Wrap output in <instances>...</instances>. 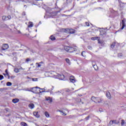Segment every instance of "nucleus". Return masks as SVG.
<instances>
[{
    "label": "nucleus",
    "mask_w": 126,
    "mask_h": 126,
    "mask_svg": "<svg viewBox=\"0 0 126 126\" xmlns=\"http://www.w3.org/2000/svg\"><path fill=\"white\" fill-rule=\"evenodd\" d=\"M104 30H107V28H105Z\"/></svg>",
    "instance_id": "obj_53"
},
{
    "label": "nucleus",
    "mask_w": 126,
    "mask_h": 126,
    "mask_svg": "<svg viewBox=\"0 0 126 126\" xmlns=\"http://www.w3.org/2000/svg\"><path fill=\"white\" fill-rule=\"evenodd\" d=\"M14 71H15V72H16V73H18V72H19V69H18L17 68H15Z\"/></svg>",
    "instance_id": "obj_26"
},
{
    "label": "nucleus",
    "mask_w": 126,
    "mask_h": 126,
    "mask_svg": "<svg viewBox=\"0 0 126 126\" xmlns=\"http://www.w3.org/2000/svg\"><path fill=\"white\" fill-rule=\"evenodd\" d=\"M59 12H60V11H56V12H53L51 14V16H52V17H55V16H57V15L58 14V13H59Z\"/></svg>",
    "instance_id": "obj_12"
},
{
    "label": "nucleus",
    "mask_w": 126,
    "mask_h": 126,
    "mask_svg": "<svg viewBox=\"0 0 126 126\" xmlns=\"http://www.w3.org/2000/svg\"><path fill=\"white\" fill-rule=\"evenodd\" d=\"M34 26V25L33 24V23L30 22L29 23V25H28V27L29 28H31L32 27H33V26Z\"/></svg>",
    "instance_id": "obj_16"
},
{
    "label": "nucleus",
    "mask_w": 126,
    "mask_h": 126,
    "mask_svg": "<svg viewBox=\"0 0 126 126\" xmlns=\"http://www.w3.org/2000/svg\"><path fill=\"white\" fill-rule=\"evenodd\" d=\"M46 101H49V102L50 103L53 102V99L51 98H50V97H46Z\"/></svg>",
    "instance_id": "obj_20"
},
{
    "label": "nucleus",
    "mask_w": 126,
    "mask_h": 126,
    "mask_svg": "<svg viewBox=\"0 0 126 126\" xmlns=\"http://www.w3.org/2000/svg\"><path fill=\"white\" fill-rule=\"evenodd\" d=\"M58 111V112H60V113H63V111L60 110H59Z\"/></svg>",
    "instance_id": "obj_47"
},
{
    "label": "nucleus",
    "mask_w": 126,
    "mask_h": 126,
    "mask_svg": "<svg viewBox=\"0 0 126 126\" xmlns=\"http://www.w3.org/2000/svg\"><path fill=\"white\" fill-rule=\"evenodd\" d=\"M17 32L18 34H21V32H20V31H17Z\"/></svg>",
    "instance_id": "obj_38"
},
{
    "label": "nucleus",
    "mask_w": 126,
    "mask_h": 126,
    "mask_svg": "<svg viewBox=\"0 0 126 126\" xmlns=\"http://www.w3.org/2000/svg\"><path fill=\"white\" fill-rule=\"evenodd\" d=\"M105 33L106 32H105L104 31H101L100 32V35H101V36H103V35H104Z\"/></svg>",
    "instance_id": "obj_22"
},
{
    "label": "nucleus",
    "mask_w": 126,
    "mask_h": 126,
    "mask_svg": "<svg viewBox=\"0 0 126 126\" xmlns=\"http://www.w3.org/2000/svg\"><path fill=\"white\" fill-rule=\"evenodd\" d=\"M70 48V46H66L64 47V50H66V52H68L69 53Z\"/></svg>",
    "instance_id": "obj_19"
},
{
    "label": "nucleus",
    "mask_w": 126,
    "mask_h": 126,
    "mask_svg": "<svg viewBox=\"0 0 126 126\" xmlns=\"http://www.w3.org/2000/svg\"><path fill=\"white\" fill-rule=\"evenodd\" d=\"M69 80L72 83H75L76 82V79H75V77L73 76H70Z\"/></svg>",
    "instance_id": "obj_7"
},
{
    "label": "nucleus",
    "mask_w": 126,
    "mask_h": 126,
    "mask_svg": "<svg viewBox=\"0 0 126 126\" xmlns=\"http://www.w3.org/2000/svg\"><path fill=\"white\" fill-rule=\"evenodd\" d=\"M26 62H30V59L29 58L27 59Z\"/></svg>",
    "instance_id": "obj_39"
},
{
    "label": "nucleus",
    "mask_w": 126,
    "mask_h": 126,
    "mask_svg": "<svg viewBox=\"0 0 126 126\" xmlns=\"http://www.w3.org/2000/svg\"><path fill=\"white\" fill-rule=\"evenodd\" d=\"M86 26H90L89 23L86 22Z\"/></svg>",
    "instance_id": "obj_34"
},
{
    "label": "nucleus",
    "mask_w": 126,
    "mask_h": 126,
    "mask_svg": "<svg viewBox=\"0 0 126 126\" xmlns=\"http://www.w3.org/2000/svg\"><path fill=\"white\" fill-rule=\"evenodd\" d=\"M14 77H15L14 76H11V77H10V78H11L12 79H13V78H14Z\"/></svg>",
    "instance_id": "obj_48"
},
{
    "label": "nucleus",
    "mask_w": 126,
    "mask_h": 126,
    "mask_svg": "<svg viewBox=\"0 0 126 126\" xmlns=\"http://www.w3.org/2000/svg\"><path fill=\"white\" fill-rule=\"evenodd\" d=\"M76 51H77V47H72L70 46L69 53H73V52H76Z\"/></svg>",
    "instance_id": "obj_6"
},
{
    "label": "nucleus",
    "mask_w": 126,
    "mask_h": 126,
    "mask_svg": "<svg viewBox=\"0 0 126 126\" xmlns=\"http://www.w3.org/2000/svg\"><path fill=\"white\" fill-rule=\"evenodd\" d=\"M50 38L52 41H55L56 40V37L54 35H51Z\"/></svg>",
    "instance_id": "obj_23"
},
{
    "label": "nucleus",
    "mask_w": 126,
    "mask_h": 126,
    "mask_svg": "<svg viewBox=\"0 0 126 126\" xmlns=\"http://www.w3.org/2000/svg\"><path fill=\"white\" fill-rule=\"evenodd\" d=\"M21 126H27V124H26V123H24V122H22L21 123Z\"/></svg>",
    "instance_id": "obj_29"
},
{
    "label": "nucleus",
    "mask_w": 126,
    "mask_h": 126,
    "mask_svg": "<svg viewBox=\"0 0 126 126\" xmlns=\"http://www.w3.org/2000/svg\"><path fill=\"white\" fill-rule=\"evenodd\" d=\"M92 40L93 41H95V40H97V39H100V37H92Z\"/></svg>",
    "instance_id": "obj_25"
},
{
    "label": "nucleus",
    "mask_w": 126,
    "mask_h": 126,
    "mask_svg": "<svg viewBox=\"0 0 126 126\" xmlns=\"http://www.w3.org/2000/svg\"><path fill=\"white\" fill-rule=\"evenodd\" d=\"M92 100L94 103H101L102 102V99L100 97H95L94 96L92 97Z\"/></svg>",
    "instance_id": "obj_3"
},
{
    "label": "nucleus",
    "mask_w": 126,
    "mask_h": 126,
    "mask_svg": "<svg viewBox=\"0 0 126 126\" xmlns=\"http://www.w3.org/2000/svg\"><path fill=\"white\" fill-rule=\"evenodd\" d=\"M36 67L37 68H39V67H41V66H42L43 65V64H44V62H41L40 63H36Z\"/></svg>",
    "instance_id": "obj_11"
},
{
    "label": "nucleus",
    "mask_w": 126,
    "mask_h": 126,
    "mask_svg": "<svg viewBox=\"0 0 126 126\" xmlns=\"http://www.w3.org/2000/svg\"><path fill=\"white\" fill-rule=\"evenodd\" d=\"M65 61H66V62L67 63H68V64H69L70 65V60H69V59H66Z\"/></svg>",
    "instance_id": "obj_24"
},
{
    "label": "nucleus",
    "mask_w": 126,
    "mask_h": 126,
    "mask_svg": "<svg viewBox=\"0 0 126 126\" xmlns=\"http://www.w3.org/2000/svg\"><path fill=\"white\" fill-rule=\"evenodd\" d=\"M115 124L116 125H118L119 122L117 121L116 120H111L109 122V125H114Z\"/></svg>",
    "instance_id": "obj_10"
},
{
    "label": "nucleus",
    "mask_w": 126,
    "mask_h": 126,
    "mask_svg": "<svg viewBox=\"0 0 126 126\" xmlns=\"http://www.w3.org/2000/svg\"><path fill=\"white\" fill-rule=\"evenodd\" d=\"M22 1H24L25 2L27 3L29 1H30L29 0H22Z\"/></svg>",
    "instance_id": "obj_35"
},
{
    "label": "nucleus",
    "mask_w": 126,
    "mask_h": 126,
    "mask_svg": "<svg viewBox=\"0 0 126 126\" xmlns=\"http://www.w3.org/2000/svg\"><path fill=\"white\" fill-rule=\"evenodd\" d=\"M83 53H85V52L83 51V52H82L81 55L83 56V57H84V55H83Z\"/></svg>",
    "instance_id": "obj_42"
},
{
    "label": "nucleus",
    "mask_w": 126,
    "mask_h": 126,
    "mask_svg": "<svg viewBox=\"0 0 126 126\" xmlns=\"http://www.w3.org/2000/svg\"><path fill=\"white\" fill-rule=\"evenodd\" d=\"M3 75H4V76H6V74L3 73Z\"/></svg>",
    "instance_id": "obj_51"
},
{
    "label": "nucleus",
    "mask_w": 126,
    "mask_h": 126,
    "mask_svg": "<svg viewBox=\"0 0 126 126\" xmlns=\"http://www.w3.org/2000/svg\"><path fill=\"white\" fill-rule=\"evenodd\" d=\"M63 31L65 33H67V34H74V33H75V30L73 29H65Z\"/></svg>",
    "instance_id": "obj_2"
},
{
    "label": "nucleus",
    "mask_w": 126,
    "mask_h": 126,
    "mask_svg": "<svg viewBox=\"0 0 126 126\" xmlns=\"http://www.w3.org/2000/svg\"><path fill=\"white\" fill-rule=\"evenodd\" d=\"M9 75V74L8 73H6V76H8Z\"/></svg>",
    "instance_id": "obj_46"
},
{
    "label": "nucleus",
    "mask_w": 126,
    "mask_h": 126,
    "mask_svg": "<svg viewBox=\"0 0 126 126\" xmlns=\"http://www.w3.org/2000/svg\"><path fill=\"white\" fill-rule=\"evenodd\" d=\"M52 74V73L50 72H47L46 73V74H49V76H52V77H54L53 76L54 75H58V74H59L55 73V74H54L53 76H52V75H50V74Z\"/></svg>",
    "instance_id": "obj_18"
},
{
    "label": "nucleus",
    "mask_w": 126,
    "mask_h": 126,
    "mask_svg": "<svg viewBox=\"0 0 126 126\" xmlns=\"http://www.w3.org/2000/svg\"><path fill=\"white\" fill-rule=\"evenodd\" d=\"M53 77L54 78H58V79H60V80H64V75L63 74H58L55 75Z\"/></svg>",
    "instance_id": "obj_4"
},
{
    "label": "nucleus",
    "mask_w": 126,
    "mask_h": 126,
    "mask_svg": "<svg viewBox=\"0 0 126 126\" xmlns=\"http://www.w3.org/2000/svg\"><path fill=\"white\" fill-rule=\"evenodd\" d=\"M5 110L6 112H8L9 111V109L6 108V109H5Z\"/></svg>",
    "instance_id": "obj_37"
},
{
    "label": "nucleus",
    "mask_w": 126,
    "mask_h": 126,
    "mask_svg": "<svg viewBox=\"0 0 126 126\" xmlns=\"http://www.w3.org/2000/svg\"><path fill=\"white\" fill-rule=\"evenodd\" d=\"M85 119L87 121H88V120H89V116L87 117Z\"/></svg>",
    "instance_id": "obj_40"
},
{
    "label": "nucleus",
    "mask_w": 126,
    "mask_h": 126,
    "mask_svg": "<svg viewBox=\"0 0 126 126\" xmlns=\"http://www.w3.org/2000/svg\"><path fill=\"white\" fill-rule=\"evenodd\" d=\"M106 97L108 98V99H111V94H110V92H107L106 93Z\"/></svg>",
    "instance_id": "obj_17"
},
{
    "label": "nucleus",
    "mask_w": 126,
    "mask_h": 126,
    "mask_svg": "<svg viewBox=\"0 0 126 126\" xmlns=\"http://www.w3.org/2000/svg\"><path fill=\"white\" fill-rule=\"evenodd\" d=\"M93 66L95 70H97V69H98V67L97 66V65L94 64L93 65Z\"/></svg>",
    "instance_id": "obj_27"
},
{
    "label": "nucleus",
    "mask_w": 126,
    "mask_h": 126,
    "mask_svg": "<svg viewBox=\"0 0 126 126\" xmlns=\"http://www.w3.org/2000/svg\"><path fill=\"white\" fill-rule=\"evenodd\" d=\"M8 76V79H9L10 78V76H9V75Z\"/></svg>",
    "instance_id": "obj_49"
},
{
    "label": "nucleus",
    "mask_w": 126,
    "mask_h": 126,
    "mask_svg": "<svg viewBox=\"0 0 126 126\" xmlns=\"http://www.w3.org/2000/svg\"><path fill=\"white\" fill-rule=\"evenodd\" d=\"M33 81H38V78H32Z\"/></svg>",
    "instance_id": "obj_33"
},
{
    "label": "nucleus",
    "mask_w": 126,
    "mask_h": 126,
    "mask_svg": "<svg viewBox=\"0 0 126 126\" xmlns=\"http://www.w3.org/2000/svg\"><path fill=\"white\" fill-rule=\"evenodd\" d=\"M63 113V116H66V114L63 113V112H62Z\"/></svg>",
    "instance_id": "obj_41"
},
{
    "label": "nucleus",
    "mask_w": 126,
    "mask_h": 126,
    "mask_svg": "<svg viewBox=\"0 0 126 126\" xmlns=\"http://www.w3.org/2000/svg\"><path fill=\"white\" fill-rule=\"evenodd\" d=\"M44 115L46 118H50V114L48 112L46 111L44 113Z\"/></svg>",
    "instance_id": "obj_21"
},
{
    "label": "nucleus",
    "mask_w": 126,
    "mask_h": 126,
    "mask_svg": "<svg viewBox=\"0 0 126 126\" xmlns=\"http://www.w3.org/2000/svg\"><path fill=\"white\" fill-rule=\"evenodd\" d=\"M33 116L35 117V118H40V115L38 113V112H33Z\"/></svg>",
    "instance_id": "obj_13"
},
{
    "label": "nucleus",
    "mask_w": 126,
    "mask_h": 126,
    "mask_svg": "<svg viewBox=\"0 0 126 126\" xmlns=\"http://www.w3.org/2000/svg\"><path fill=\"white\" fill-rule=\"evenodd\" d=\"M2 20L5 21V20H10V19H11V16L10 15L6 17V16H3L2 17Z\"/></svg>",
    "instance_id": "obj_8"
},
{
    "label": "nucleus",
    "mask_w": 126,
    "mask_h": 126,
    "mask_svg": "<svg viewBox=\"0 0 126 126\" xmlns=\"http://www.w3.org/2000/svg\"><path fill=\"white\" fill-rule=\"evenodd\" d=\"M122 27H121V30H123L125 27H126V20H122Z\"/></svg>",
    "instance_id": "obj_9"
},
{
    "label": "nucleus",
    "mask_w": 126,
    "mask_h": 126,
    "mask_svg": "<svg viewBox=\"0 0 126 126\" xmlns=\"http://www.w3.org/2000/svg\"><path fill=\"white\" fill-rule=\"evenodd\" d=\"M98 43L99 44H101V41L100 40V38H98Z\"/></svg>",
    "instance_id": "obj_36"
},
{
    "label": "nucleus",
    "mask_w": 126,
    "mask_h": 126,
    "mask_svg": "<svg viewBox=\"0 0 126 126\" xmlns=\"http://www.w3.org/2000/svg\"><path fill=\"white\" fill-rule=\"evenodd\" d=\"M9 48L8 44H4L2 45L1 50L2 51H6Z\"/></svg>",
    "instance_id": "obj_5"
},
{
    "label": "nucleus",
    "mask_w": 126,
    "mask_h": 126,
    "mask_svg": "<svg viewBox=\"0 0 126 126\" xmlns=\"http://www.w3.org/2000/svg\"><path fill=\"white\" fill-rule=\"evenodd\" d=\"M6 85L7 86H11V85H12V84L10 82H8L6 83Z\"/></svg>",
    "instance_id": "obj_28"
},
{
    "label": "nucleus",
    "mask_w": 126,
    "mask_h": 126,
    "mask_svg": "<svg viewBox=\"0 0 126 126\" xmlns=\"http://www.w3.org/2000/svg\"><path fill=\"white\" fill-rule=\"evenodd\" d=\"M26 13H25V12H23V15H26Z\"/></svg>",
    "instance_id": "obj_45"
},
{
    "label": "nucleus",
    "mask_w": 126,
    "mask_h": 126,
    "mask_svg": "<svg viewBox=\"0 0 126 126\" xmlns=\"http://www.w3.org/2000/svg\"><path fill=\"white\" fill-rule=\"evenodd\" d=\"M5 73H8V72L7 71V69L5 70Z\"/></svg>",
    "instance_id": "obj_44"
},
{
    "label": "nucleus",
    "mask_w": 126,
    "mask_h": 126,
    "mask_svg": "<svg viewBox=\"0 0 126 126\" xmlns=\"http://www.w3.org/2000/svg\"><path fill=\"white\" fill-rule=\"evenodd\" d=\"M42 89H40V88L38 87H35L34 88H32L31 89V92L33 93H35L36 94H38L39 93H43V92H45V91H41Z\"/></svg>",
    "instance_id": "obj_1"
},
{
    "label": "nucleus",
    "mask_w": 126,
    "mask_h": 126,
    "mask_svg": "<svg viewBox=\"0 0 126 126\" xmlns=\"http://www.w3.org/2000/svg\"><path fill=\"white\" fill-rule=\"evenodd\" d=\"M3 76L2 75H0V80H2L3 79Z\"/></svg>",
    "instance_id": "obj_32"
},
{
    "label": "nucleus",
    "mask_w": 126,
    "mask_h": 126,
    "mask_svg": "<svg viewBox=\"0 0 126 126\" xmlns=\"http://www.w3.org/2000/svg\"><path fill=\"white\" fill-rule=\"evenodd\" d=\"M29 107L30 109H33V108H35V105H34L33 103H30L29 104Z\"/></svg>",
    "instance_id": "obj_15"
},
{
    "label": "nucleus",
    "mask_w": 126,
    "mask_h": 126,
    "mask_svg": "<svg viewBox=\"0 0 126 126\" xmlns=\"http://www.w3.org/2000/svg\"><path fill=\"white\" fill-rule=\"evenodd\" d=\"M28 78H30L29 77H28Z\"/></svg>",
    "instance_id": "obj_54"
},
{
    "label": "nucleus",
    "mask_w": 126,
    "mask_h": 126,
    "mask_svg": "<svg viewBox=\"0 0 126 126\" xmlns=\"http://www.w3.org/2000/svg\"><path fill=\"white\" fill-rule=\"evenodd\" d=\"M116 44L115 42L113 43L111 45V48H114L115 47V45Z\"/></svg>",
    "instance_id": "obj_30"
},
{
    "label": "nucleus",
    "mask_w": 126,
    "mask_h": 126,
    "mask_svg": "<svg viewBox=\"0 0 126 126\" xmlns=\"http://www.w3.org/2000/svg\"><path fill=\"white\" fill-rule=\"evenodd\" d=\"M118 57H122V54H119Z\"/></svg>",
    "instance_id": "obj_43"
},
{
    "label": "nucleus",
    "mask_w": 126,
    "mask_h": 126,
    "mask_svg": "<svg viewBox=\"0 0 126 126\" xmlns=\"http://www.w3.org/2000/svg\"><path fill=\"white\" fill-rule=\"evenodd\" d=\"M125 120H122V122H121V125L122 126H124V125H125Z\"/></svg>",
    "instance_id": "obj_31"
},
{
    "label": "nucleus",
    "mask_w": 126,
    "mask_h": 126,
    "mask_svg": "<svg viewBox=\"0 0 126 126\" xmlns=\"http://www.w3.org/2000/svg\"><path fill=\"white\" fill-rule=\"evenodd\" d=\"M12 102L14 104H16V103H18L19 102V99L18 98H14L12 99Z\"/></svg>",
    "instance_id": "obj_14"
},
{
    "label": "nucleus",
    "mask_w": 126,
    "mask_h": 126,
    "mask_svg": "<svg viewBox=\"0 0 126 126\" xmlns=\"http://www.w3.org/2000/svg\"><path fill=\"white\" fill-rule=\"evenodd\" d=\"M88 48H89V49H90L91 50V49H92V47H91L90 46H88Z\"/></svg>",
    "instance_id": "obj_50"
},
{
    "label": "nucleus",
    "mask_w": 126,
    "mask_h": 126,
    "mask_svg": "<svg viewBox=\"0 0 126 126\" xmlns=\"http://www.w3.org/2000/svg\"><path fill=\"white\" fill-rule=\"evenodd\" d=\"M24 7H27V5H24Z\"/></svg>",
    "instance_id": "obj_52"
}]
</instances>
